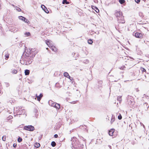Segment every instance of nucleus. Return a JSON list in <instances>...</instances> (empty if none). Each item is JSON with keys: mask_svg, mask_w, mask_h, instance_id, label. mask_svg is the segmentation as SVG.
Listing matches in <instances>:
<instances>
[{"mask_svg": "<svg viewBox=\"0 0 149 149\" xmlns=\"http://www.w3.org/2000/svg\"><path fill=\"white\" fill-rule=\"evenodd\" d=\"M58 135L56 134H55L54 135V136L55 138H57L58 137Z\"/></svg>", "mask_w": 149, "mask_h": 149, "instance_id": "nucleus-39", "label": "nucleus"}, {"mask_svg": "<svg viewBox=\"0 0 149 149\" xmlns=\"http://www.w3.org/2000/svg\"><path fill=\"white\" fill-rule=\"evenodd\" d=\"M22 141V139L21 138L19 137L17 141L19 142H21Z\"/></svg>", "mask_w": 149, "mask_h": 149, "instance_id": "nucleus-25", "label": "nucleus"}, {"mask_svg": "<svg viewBox=\"0 0 149 149\" xmlns=\"http://www.w3.org/2000/svg\"><path fill=\"white\" fill-rule=\"evenodd\" d=\"M95 9H96L95 10L97 13H98L99 12V10L97 8L95 7Z\"/></svg>", "mask_w": 149, "mask_h": 149, "instance_id": "nucleus-35", "label": "nucleus"}, {"mask_svg": "<svg viewBox=\"0 0 149 149\" xmlns=\"http://www.w3.org/2000/svg\"><path fill=\"white\" fill-rule=\"evenodd\" d=\"M13 117L12 116H10L9 117V119H11L12 118H13Z\"/></svg>", "mask_w": 149, "mask_h": 149, "instance_id": "nucleus-40", "label": "nucleus"}, {"mask_svg": "<svg viewBox=\"0 0 149 149\" xmlns=\"http://www.w3.org/2000/svg\"><path fill=\"white\" fill-rule=\"evenodd\" d=\"M122 118V116H121V115L120 114V115H119L118 116V118L119 119V120H121Z\"/></svg>", "mask_w": 149, "mask_h": 149, "instance_id": "nucleus-34", "label": "nucleus"}, {"mask_svg": "<svg viewBox=\"0 0 149 149\" xmlns=\"http://www.w3.org/2000/svg\"><path fill=\"white\" fill-rule=\"evenodd\" d=\"M24 129L27 130L32 131L34 130V127L31 125L25 126L24 127Z\"/></svg>", "mask_w": 149, "mask_h": 149, "instance_id": "nucleus-3", "label": "nucleus"}, {"mask_svg": "<svg viewBox=\"0 0 149 149\" xmlns=\"http://www.w3.org/2000/svg\"><path fill=\"white\" fill-rule=\"evenodd\" d=\"M48 46L50 48L51 47L53 46V45L52 43H51L50 44H49V45H48Z\"/></svg>", "mask_w": 149, "mask_h": 149, "instance_id": "nucleus-33", "label": "nucleus"}, {"mask_svg": "<svg viewBox=\"0 0 149 149\" xmlns=\"http://www.w3.org/2000/svg\"><path fill=\"white\" fill-rule=\"evenodd\" d=\"M75 53H73V54H72V55H75Z\"/></svg>", "mask_w": 149, "mask_h": 149, "instance_id": "nucleus-44", "label": "nucleus"}, {"mask_svg": "<svg viewBox=\"0 0 149 149\" xmlns=\"http://www.w3.org/2000/svg\"><path fill=\"white\" fill-rule=\"evenodd\" d=\"M25 116H26V114H25Z\"/></svg>", "mask_w": 149, "mask_h": 149, "instance_id": "nucleus-50", "label": "nucleus"}, {"mask_svg": "<svg viewBox=\"0 0 149 149\" xmlns=\"http://www.w3.org/2000/svg\"><path fill=\"white\" fill-rule=\"evenodd\" d=\"M19 19L22 21H24V18H25L24 17L21 16L19 17Z\"/></svg>", "mask_w": 149, "mask_h": 149, "instance_id": "nucleus-24", "label": "nucleus"}, {"mask_svg": "<svg viewBox=\"0 0 149 149\" xmlns=\"http://www.w3.org/2000/svg\"><path fill=\"white\" fill-rule=\"evenodd\" d=\"M120 69H123V68H120Z\"/></svg>", "mask_w": 149, "mask_h": 149, "instance_id": "nucleus-45", "label": "nucleus"}, {"mask_svg": "<svg viewBox=\"0 0 149 149\" xmlns=\"http://www.w3.org/2000/svg\"><path fill=\"white\" fill-rule=\"evenodd\" d=\"M11 31H12L13 32H16L17 31V29H16L15 27H13L11 29Z\"/></svg>", "mask_w": 149, "mask_h": 149, "instance_id": "nucleus-17", "label": "nucleus"}, {"mask_svg": "<svg viewBox=\"0 0 149 149\" xmlns=\"http://www.w3.org/2000/svg\"><path fill=\"white\" fill-rule=\"evenodd\" d=\"M12 72L13 74H16L17 73V71L16 70H13L12 71Z\"/></svg>", "mask_w": 149, "mask_h": 149, "instance_id": "nucleus-23", "label": "nucleus"}, {"mask_svg": "<svg viewBox=\"0 0 149 149\" xmlns=\"http://www.w3.org/2000/svg\"><path fill=\"white\" fill-rule=\"evenodd\" d=\"M52 43V42H50V41L49 40H46V44L48 46L49 45V44H50Z\"/></svg>", "mask_w": 149, "mask_h": 149, "instance_id": "nucleus-18", "label": "nucleus"}, {"mask_svg": "<svg viewBox=\"0 0 149 149\" xmlns=\"http://www.w3.org/2000/svg\"><path fill=\"white\" fill-rule=\"evenodd\" d=\"M135 36L136 37L141 39L143 38V35L140 33L136 32L135 33Z\"/></svg>", "mask_w": 149, "mask_h": 149, "instance_id": "nucleus-5", "label": "nucleus"}, {"mask_svg": "<svg viewBox=\"0 0 149 149\" xmlns=\"http://www.w3.org/2000/svg\"><path fill=\"white\" fill-rule=\"evenodd\" d=\"M3 54L4 55L5 57V59L6 60H7L9 58V54L8 53V52L7 51H5L3 52Z\"/></svg>", "mask_w": 149, "mask_h": 149, "instance_id": "nucleus-7", "label": "nucleus"}, {"mask_svg": "<svg viewBox=\"0 0 149 149\" xmlns=\"http://www.w3.org/2000/svg\"><path fill=\"white\" fill-rule=\"evenodd\" d=\"M1 4H0V9H1Z\"/></svg>", "mask_w": 149, "mask_h": 149, "instance_id": "nucleus-43", "label": "nucleus"}, {"mask_svg": "<svg viewBox=\"0 0 149 149\" xmlns=\"http://www.w3.org/2000/svg\"><path fill=\"white\" fill-rule=\"evenodd\" d=\"M13 146L14 148H16L17 146V144L16 143L13 144Z\"/></svg>", "mask_w": 149, "mask_h": 149, "instance_id": "nucleus-38", "label": "nucleus"}, {"mask_svg": "<svg viewBox=\"0 0 149 149\" xmlns=\"http://www.w3.org/2000/svg\"><path fill=\"white\" fill-rule=\"evenodd\" d=\"M41 8L42 9L47 13H49V11L47 10L46 7L44 5L41 6Z\"/></svg>", "mask_w": 149, "mask_h": 149, "instance_id": "nucleus-9", "label": "nucleus"}, {"mask_svg": "<svg viewBox=\"0 0 149 149\" xmlns=\"http://www.w3.org/2000/svg\"><path fill=\"white\" fill-rule=\"evenodd\" d=\"M96 1H97V0H94V1L95 2Z\"/></svg>", "mask_w": 149, "mask_h": 149, "instance_id": "nucleus-47", "label": "nucleus"}, {"mask_svg": "<svg viewBox=\"0 0 149 149\" xmlns=\"http://www.w3.org/2000/svg\"><path fill=\"white\" fill-rule=\"evenodd\" d=\"M115 117L114 116H112L111 120V123L112 124L115 121Z\"/></svg>", "mask_w": 149, "mask_h": 149, "instance_id": "nucleus-16", "label": "nucleus"}, {"mask_svg": "<svg viewBox=\"0 0 149 149\" xmlns=\"http://www.w3.org/2000/svg\"><path fill=\"white\" fill-rule=\"evenodd\" d=\"M24 21L25 22L27 23H28V22H29V21L28 20L26 19L25 18H24Z\"/></svg>", "mask_w": 149, "mask_h": 149, "instance_id": "nucleus-30", "label": "nucleus"}, {"mask_svg": "<svg viewBox=\"0 0 149 149\" xmlns=\"http://www.w3.org/2000/svg\"><path fill=\"white\" fill-rule=\"evenodd\" d=\"M33 61V59L31 57H28L26 61V65H28L31 64L32 63Z\"/></svg>", "mask_w": 149, "mask_h": 149, "instance_id": "nucleus-4", "label": "nucleus"}, {"mask_svg": "<svg viewBox=\"0 0 149 149\" xmlns=\"http://www.w3.org/2000/svg\"><path fill=\"white\" fill-rule=\"evenodd\" d=\"M24 34L26 36H29L30 35V33L29 32H26Z\"/></svg>", "mask_w": 149, "mask_h": 149, "instance_id": "nucleus-28", "label": "nucleus"}, {"mask_svg": "<svg viewBox=\"0 0 149 149\" xmlns=\"http://www.w3.org/2000/svg\"><path fill=\"white\" fill-rule=\"evenodd\" d=\"M115 15L116 17L120 18H123V16L122 15V13L120 11L116 10L115 11Z\"/></svg>", "mask_w": 149, "mask_h": 149, "instance_id": "nucleus-2", "label": "nucleus"}, {"mask_svg": "<svg viewBox=\"0 0 149 149\" xmlns=\"http://www.w3.org/2000/svg\"><path fill=\"white\" fill-rule=\"evenodd\" d=\"M51 106H52L54 107L57 109H59L60 108V105L56 103L52 102L51 104Z\"/></svg>", "mask_w": 149, "mask_h": 149, "instance_id": "nucleus-6", "label": "nucleus"}, {"mask_svg": "<svg viewBox=\"0 0 149 149\" xmlns=\"http://www.w3.org/2000/svg\"><path fill=\"white\" fill-rule=\"evenodd\" d=\"M72 141L71 147L74 148H77L78 145V143L77 142V139L75 137H74L71 140Z\"/></svg>", "mask_w": 149, "mask_h": 149, "instance_id": "nucleus-1", "label": "nucleus"}, {"mask_svg": "<svg viewBox=\"0 0 149 149\" xmlns=\"http://www.w3.org/2000/svg\"><path fill=\"white\" fill-rule=\"evenodd\" d=\"M135 1L137 3H138L140 2V0H135Z\"/></svg>", "mask_w": 149, "mask_h": 149, "instance_id": "nucleus-37", "label": "nucleus"}, {"mask_svg": "<svg viewBox=\"0 0 149 149\" xmlns=\"http://www.w3.org/2000/svg\"><path fill=\"white\" fill-rule=\"evenodd\" d=\"M2 140L4 141H6V136H3L2 138Z\"/></svg>", "mask_w": 149, "mask_h": 149, "instance_id": "nucleus-29", "label": "nucleus"}, {"mask_svg": "<svg viewBox=\"0 0 149 149\" xmlns=\"http://www.w3.org/2000/svg\"><path fill=\"white\" fill-rule=\"evenodd\" d=\"M50 48L52 49V50L56 52L57 51V49L56 48V47L54 46H53L52 47H51Z\"/></svg>", "mask_w": 149, "mask_h": 149, "instance_id": "nucleus-15", "label": "nucleus"}, {"mask_svg": "<svg viewBox=\"0 0 149 149\" xmlns=\"http://www.w3.org/2000/svg\"><path fill=\"white\" fill-rule=\"evenodd\" d=\"M114 132V130L112 129L109 131V135L110 136H112L113 135V133Z\"/></svg>", "mask_w": 149, "mask_h": 149, "instance_id": "nucleus-12", "label": "nucleus"}, {"mask_svg": "<svg viewBox=\"0 0 149 149\" xmlns=\"http://www.w3.org/2000/svg\"><path fill=\"white\" fill-rule=\"evenodd\" d=\"M64 76L67 77L68 78L70 79V77L69 75L68 74L67 72H65L64 73Z\"/></svg>", "mask_w": 149, "mask_h": 149, "instance_id": "nucleus-13", "label": "nucleus"}, {"mask_svg": "<svg viewBox=\"0 0 149 149\" xmlns=\"http://www.w3.org/2000/svg\"><path fill=\"white\" fill-rule=\"evenodd\" d=\"M36 50L35 49H29L27 50V52H29V53L31 54L33 52H34Z\"/></svg>", "mask_w": 149, "mask_h": 149, "instance_id": "nucleus-11", "label": "nucleus"}, {"mask_svg": "<svg viewBox=\"0 0 149 149\" xmlns=\"http://www.w3.org/2000/svg\"><path fill=\"white\" fill-rule=\"evenodd\" d=\"M117 100H118L119 102H120L122 100L121 96H118L117 98Z\"/></svg>", "mask_w": 149, "mask_h": 149, "instance_id": "nucleus-20", "label": "nucleus"}, {"mask_svg": "<svg viewBox=\"0 0 149 149\" xmlns=\"http://www.w3.org/2000/svg\"><path fill=\"white\" fill-rule=\"evenodd\" d=\"M25 74L26 75H28L30 72L29 70H25Z\"/></svg>", "mask_w": 149, "mask_h": 149, "instance_id": "nucleus-14", "label": "nucleus"}, {"mask_svg": "<svg viewBox=\"0 0 149 149\" xmlns=\"http://www.w3.org/2000/svg\"><path fill=\"white\" fill-rule=\"evenodd\" d=\"M46 49H48V48H46Z\"/></svg>", "mask_w": 149, "mask_h": 149, "instance_id": "nucleus-48", "label": "nucleus"}, {"mask_svg": "<svg viewBox=\"0 0 149 149\" xmlns=\"http://www.w3.org/2000/svg\"><path fill=\"white\" fill-rule=\"evenodd\" d=\"M14 111H15V108L14 109Z\"/></svg>", "mask_w": 149, "mask_h": 149, "instance_id": "nucleus-49", "label": "nucleus"}, {"mask_svg": "<svg viewBox=\"0 0 149 149\" xmlns=\"http://www.w3.org/2000/svg\"><path fill=\"white\" fill-rule=\"evenodd\" d=\"M119 2L121 4H123L125 3V1L124 0H119Z\"/></svg>", "mask_w": 149, "mask_h": 149, "instance_id": "nucleus-26", "label": "nucleus"}, {"mask_svg": "<svg viewBox=\"0 0 149 149\" xmlns=\"http://www.w3.org/2000/svg\"><path fill=\"white\" fill-rule=\"evenodd\" d=\"M62 3L63 4H65V3L68 4L69 3L67 1V0H63Z\"/></svg>", "mask_w": 149, "mask_h": 149, "instance_id": "nucleus-22", "label": "nucleus"}, {"mask_svg": "<svg viewBox=\"0 0 149 149\" xmlns=\"http://www.w3.org/2000/svg\"><path fill=\"white\" fill-rule=\"evenodd\" d=\"M6 86L7 87H8L9 86V84L8 83H6Z\"/></svg>", "mask_w": 149, "mask_h": 149, "instance_id": "nucleus-36", "label": "nucleus"}, {"mask_svg": "<svg viewBox=\"0 0 149 149\" xmlns=\"http://www.w3.org/2000/svg\"><path fill=\"white\" fill-rule=\"evenodd\" d=\"M144 125H143V126L144 127Z\"/></svg>", "mask_w": 149, "mask_h": 149, "instance_id": "nucleus-51", "label": "nucleus"}, {"mask_svg": "<svg viewBox=\"0 0 149 149\" xmlns=\"http://www.w3.org/2000/svg\"><path fill=\"white\" fill-rule=\"evenodd\" d=\"M40 146V144L38 143H36L35 145V146L37 148L39 147Z\"/></svg>", "mask_w": 149, "mask_h": 149, "instance_id": "nucleus-19", "label": "nucleus"}, {"mask_svg": "<svg viewBox=\"0 0 149 149\" xmlns=\"http://www.w3.org/2000/svg\"><path fill=\"white\" fill-rule=\"evenodd\" d=\"M95 6H92V8L93 9H94V8H95Z\"/></svg>", "mask_w": 149, "mask_h": 149, "instance_id": "nucleus-41", "label": "nucleus"}, {"mask_svg": "<svg viewBox=\"0 0 149 149\" xmlns=\"http://www.w3.org/2000/svg\"><path fill=\"white\" fill-rule=\"evenodd\" d=\"M118 22L120 23L123 24V23H125V22L123 16V19L118 18Z\"/></svg>", "mask_w": 149, "mask_h": 149, "instance_id": "nucleus-8", "label": "nucleus"}, {"mask_svg": "<svg viewBox=\"0 0 149 149\" xmlns=\"http://www.w3.org/2000/svg\"><path fill=\"white\" fill-rule=\"evenodd\" d=\"M141 71H142V72H146V70H145L144 68H141Z\"/></svg>", "mask_w": 149, "mask_h": 149, "instance_id": "nucleus-32", "label": "nucleus"}, {"mask_svg": "<svg viewBox=\"0 0 149 149\" xmlns=\"http://www.w3.org/2000/svg\"><path fill=\"white\" fill-rule=\"evenodd\" d=\"M36 97L37 98V100L40 101L42 98V97L43 96V95L41 93L39 95H38L37 94L36 95Z\"/></svg>", "mask_w": 149, "mask_h": 149, "instance_id": "nucleus-10", "label": "nucleus"}, {"mask_svg": "<svg viewBox=\"0 0 149 149\" xmlns=\"http://www.w3.org/2000/svg\"><path fill=\"white\" fill-rule=\"evenodd\" d=\"M16 10L19 12H20L21 10L20 8L17 7L16 8Z\"/></svg>", "mask_w": 149, "mask_h": 149, "instance_id": "nucleus-31", "label": "nucleus"}, {"mask_svg": "<svg viewBox=\"0 0 149 149\" xmlns=\"http://www.w3.org/2000/svg\"><path fill=\"white\" fill-rule=\"evenodd\" d=\"M37 53V52H36V53H35V52L34 54H36Z\"/></svg>", "mask_w": 149, "mask_h": 149, "instance_id": "nucleus-46", "label": "nucleus"}, {"mask_svg": "<svg viewBox=\"0 0 149 149\" xmlns=\"http://www.w3.org/2000/svg\"><path fill=\"white\" fill-rule=\"evenodd\" d=\"M22 112H25V110H22Z\"/></svg>", "mask_w": 149, "mask_h": 149, "instance_id": "nucleus-42", "label": "nucleus"}, {"mask_svg": "<svg viewBox=\"0 0 149 149\" xmlns=\"http://www.w3.org/2000/svg\"><path fill=\"white\" fill-rule=\"evenodd\" d=\"M51 145L52 147H54L56 145V143L54 141H52L51 143Z\"/></svg>", "mask_w": 149, "mask_h": 149, "instance_id": "nucleus-21", "label": "nucleus"}, {"mask_svg": "<svg viewBox=\"0 0 149 149\" xmlns=\"http://www.w3.org/2000/svg\"><path fill=\"white\" fill-rule=\"evenodd\" d=\"M88 44H91L93 43V41L91 40H88Z\"/></svg>", "mask_w": 149, "mask_h": 149, "instance_id": "nucleus-27", "label": "nucleus"}]
</instances>
